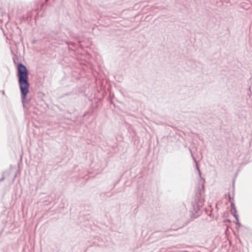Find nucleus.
I'll return each mask as SVG.
<instances>
[{
    "label": "nucleus",
    "instance_id": "obj_1",
    "mask_svg": "<svg viewBox=\"0 0 252 252\" xmlns=\"http://www.w3.org/2000/svg\"><path fill=\"white\" fill-rule=\"evenodd\" d=\"M18 82L20 85L21 96L23 99L26 98L29 93V84L28 83V71L26 67L20 63L18 65Z\"/></svg>",
    "mask_w": 252,
    "mask_h": 252
}]
</instances>
